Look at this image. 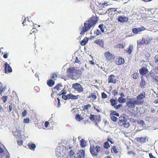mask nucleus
Returning a JSON list of instances; mask_svg holds the SVG:
<instances>
[{
    "mask_svg": "<svg viewBox=\"0 0 158 158\" xmlns=\"http://www.w3.org/2000/svg\"><path fill=\"white\" fill-rule=\"evenodd\" d=\"M97 21V20L95 16L90 17L89 20L84 23V26L81 28L80 34L83 35L85 32L89 30L96 23Z\"/></svg>",
    "mask_w": 158,
    "mask_h": 158,
    "instance_id": "1",
    "label": "nucleus"
},
{
    "mask_svg": "<svg viewBox=\"0 0 158 158\" xmlns=\"http://www.w3.org/2000/svg\"><path fill=\"white\" fill-rule=\"evenodd\" d=\"M139 140L140 142L143 143L146 142L148 140V139L147 137L146 138H143V137H140L139 138Z\"/></svg>",
    "mask_w": 158,
    "mask_h": 158,
    "instance_id": "31",
    "label": "nucleus"
},
{
    "mask_svg": "<svg viewBox=\"0 0 158 158\" xmlns=\"http://www.w3.org/2000/svg\"><path fill=\"white\" fill-rule=\"evenodd\" d=\"M89 98H90V99L91 100H92V101H94V100H95L97 98L96 96L94 94H91L89 97Z\"/></svg>",
    "mask_w": 158,
    "mask_h": 158,
    "instance_id": "32",
    "label": "nucleus"
},
{
    "mask_svg": "<svg viewBox=\"0 0 158 158\" xmlns=\"http://www.w3.org/2000/svg\"><path fill=\"white\" fill-rule=\"evenodd\" d=\"M125 118L123 117L122 116L119 117L118 122L119 124L122 125L125 123Z\"/></svg>",
    "mask_w": 158,
    "mask_h": 158,
    "instance_id": "19",
    "label": "nucleus"
},
{
    "mask_svg": "<svg viewBox=\"0 0 158 158\" xmlns=\"http://www.w3.org/2000/svg\"><path fill=\"white\" fill-rule=\"evenodd\" d=\"M128 154L129 155H131V154H132L133 155H134L135 154V153L132 151H129L127 152Z\"/></svg>",
    "mask_w": 158,
    "mask_h": 158,
    "instance_id": "61",
    "label": "nucleus"
},
{
    "mask_svg": "<svg viewBox=\"0 0 158 158\" xmlns=\"http://www.w3.org/2000/svg\"><path fill=\"white\" fill-rule=\"evenodd\" d=\"M73 88L78 92H82L83 91V87L79 83H76L73 84Z\"/></svg>",
    "mask_w": 158,
    "mask_h": 158,
    "instance_id": "6",
    "label": "nucleus"
},
{
    "mask_svg": "<svg viewBox=\"0 0 158 158\" xmlns=\"http://www.w3.org/2000/svg\"><path fill=\"white\" fill-rule=\"evenodd\" d=\"M117 47L119 48H123L124 47V46L123 45L120 44H119L118 45H117Z\"/></svg>",
    "mask_w": 158,
    "mask_h": 158,
    "instance_id": "58",
    "label": "nucleus"
},
{
    "mask_svg": "<svg viewBox=\"0 0 158 158\" xmlns=\"http://www.w3.org/2000/svg\"><path fill=\"white\" fill-rule=\"evenodd\" d=\"M155 62L158 64V55H156L154 58Z\"/></svg>",
    "mask_w": 158,
    "mask_h": 158,
    "instance_id": "47",
    "label": "nucleus"
},
{
    "mask_svg": "<svg viewBox=\"0 0 158 158\" xmlns=\"http://www.w3.org/2000/svg\"><path fill=\"white\" fill-rule=\"evenodd\" d=\"M111 119L114 122H116L117 120V118L114 116H112L111 117Z\"/></svg>",
    "mask_w": 158,
    "mask_h": 158,
    "instance_id": "48",
    "label": "nucleus"
},
{
    "mask_svg": "<svg viewBox=\"0 0 158 158\" xmlns=\"http://www.w3.org/2000/svg\"><path fill=\"white\" fill-rule=\"evenodd\" d=\"M81 145L82 147H84L86 146V143L83 139H82L81 140Z\"/></svg>",
    "mask_w": 158,
    "mask_h": 158,
    "instance_id": "33",
    "label": "nucleus"
},
{
    "mask_svg": "<svg viewBox=\"0 0 158 158\" xmlns=\"http://www.w3.org/2000/svg\"><path fill=\"white\" fill-rule=\"evenodd\" d=\"M29 121V119L28 118H27L24 119V123H28Z\"/></svg>",
    "mask_w": 158,
    "mask_h": 158,
    "instance_id": "54",
    "label": "nucleus"
},
{
    "mask_svg": "<svg viewBox=\"0 0 158 158\" xmlns=\"http://www.w3.org/2000/svg\"><path fill=\"white\" fill-rule=\"evenodd\" d=\"M64 158H74V156H64Z\"/></svg>",
    "mask_w": 158,
    "mask_h": 158,
    "instance_id": "62",
    "label": "nucleus"
},
{
    "mask_svg": "<svg viewBox=\"0 0 158 158\" xmlns=\"http://www.w3.org/2000/svg\"><path fill=\"white\" fill-rule=\"evenodd\" d=\"M75 118L77 121H80L83 119V118L80 114H77L75 117Z\"/></svg>",
    "mask_w": 158,
    "mask_h": 158,
    "instance_id": "34",
    "label": "nucleus"
},
{
    "mask_svg": "<svg viewBox=\"0 0 158 158\" xmlns=\"http://www.w3.org/2000/svg\"><path fill=\"white\" fill-rule=\"evenodd\" d=\"M91 106L89 104H87L84 106V109L86 110H88L90 108Z\"/></svg>",
    "mask_w": 158,
    "mask_h": 158,
    "instance_id": "43",
    "label": "nucleus"
},
{
    "mask_svg": "<svg viewBox=\"0 0 158 158\" xmlns=\"http://www.w3.org/2000/svg\"><path fill=\"white\" fill-rule=\"evenodd\" d=\"M152 39L148 36H144L142 40V44H147L149 43L151 41Z\"/></svg>",
    "mask_w": 158,
    "mask_h": 158,
    "instance_id": "10",
    "label": "nucleus"
},
{
    "mask_svg": "<svg viewBox=\"0 0 158 158\" xmlns=\"http://www.w3.org/2000/svg\"><path fill=\"white\" fill-rule=\"evenodd\" d=\"M110 114L115 115L117 116H119V114L118 113H117L115 111L111 110L110 112Z\"/></svg>",
    "mask_w": 158,
    "mask_h": 158,
    "instance_id": "37",
    "label": "nucleus"
},
{
    "mask_svg": "<svg viewBox=\"0 0 158 158\" xmlns=\"http://www.w3.org/2000/svg\"><path fill=\"white\" fill-rule=\"evenodd\" d=\"M81 56L79 55L78 56L76 57L75 62L78 64L81 63Z\"/></svg>",
    "mask_w": 158,
    "mask_h": 158,
    "instance_id": "28",
    "label": "nucleus"
},
{
    "mask_svg": "<svg viewBox=\"0 0 158 158\" xmlns=\"http://www.w3.org/2000/svg\"><path fill=\"white\" fill-rule=\"evenodd\" d=\"M133 45H130L129 46V47L128 49L125 50V52L126 53L127 52L129 53V54H130L131 53V52L133 50Z\"/></svg>",
    "mask_w": 158,
    "mask_h": 158,
    "instance_id": "24",
    "label": "nucleus"
},
{
    "mask_svg": "<svg viewBox=\"0 0 158 158\" xmlns=\"http://www.w3.org/2000/svg\"><path fill=\"white\" fill-rule=\"evenodd\" d=\"M68 96H69V99H77L78 98V97H79V95H74L72 94H68Z\"/></svg>",
    "mask_w": 158,
    "mask_h": 158,
    "instance_id": "25",
    "label": "nucleus"
},
{
    "mask_svg": "<svg viewBox=\"0 0 158 158\" xmlns=\"http://www.w3.org/2000/svg\"><path fill=\"white\" fill-rule=\"evenodd\" d=\"M147 79H151L152 80H154L156 77L155 74L152 72L151 71L147 76Z\"/></svg>",
    "mask_w": 158,
    "mask_h": 158,
    "instance_id": "16",
    "label": "nucleus"
},
{
    "mask_svg": "<svg viewBox=\"0 0 158 158\" xmlns=\"http://www.w3.org/2000/svg\"><path fill=\"white\" fill-rule=\"evenodd\" d=\"M118 101L120 103H123L126 102V99L121 96L118 98Z\"/></svg>",
    "mask_w": 158,
    "mask_h": 158,
    "instance_id": "29",
    "label": "nucleus"
},
{
    "mask_svg": "<svg viewBox=\"0 0 158 158\" xmlns=\"http://www.w3.org/2000/svg\"><path fill=\"white\" fill-rule=\"evenodd\" d=\"M13 134L14 136L18 139H21L22 135H20V132L19 131H16L13 133Z\"/></svg>",
    "mask_w": 158,
    "mask_h": 158,
    "instance_id": "18",
    "label": "nucleus"
},
{
    "mask_svg": "<svg viewBox=\"0 0 158 158\" xmlns=\"http://www.w3.org/2000/svg\"><path fill=\"white\" fill-rule=\"evenodd\" d=\"M94 34L96 36H97L99 34H101V32L98 29H97L94 32Z\"/></svg>",
    "mask_w": 158,
    "mask_h": 158,
    "instance_id": "39",
    "label": "nucleus"
},
{
    "mask_svg": "<svg viewBox=\"0 0 158 158\" xmlns=\"http://www.w3.org/2000/svg\"><path fill=\"white\" fill-rule=\"evenodd\" d=\"M88 40V38L85 37L84 39L81 42V45H84L87 42Z\"/></svg>",
    "mask_w": 158,
    "mask_h": 158,
    "instance_id": "26",
    "label": "nucleus"
},
{
    "mask_svg": "<svg viewBox=\"0 0 158 158\" xmlns=\"http://www.w3.org/2000/svg\"><path fill=\"white\" fill-rule=\"evenodd\" d=\"M74 154V152L72 150H71L69 151V155L70 156H74L73 154Z\"/></svg>",
    "mask_w": 158,
    "mask_h": 158,
    "instance_id": "53",
    "label": "nucleus"
},
{
    "mask_svg": "<svg viewBox=\"0 0 158 158\" xmlns=\"http://www.w3.org/2000/svg\"><path fill=\"white\" fill-rule=\"evenodd\" d=\"M124 60L122 58H120L118 59L116 61V63L118 65H121L124 63Z\"/></svg>",
    "mask_w": 158,
    "mask_h": 158,
    "instance_id": "22",
    "label": "nucleus"
},
{
    "mask_svg": "<svg viewBox=\"0 0 158 158\" xmlns=\"http://www.w3.org/2000/svg\"><path fill=\"white\" fill-rule=\"evenodd\" d=\"M104 55L107 60L114 59L115 56L112 54L110 53L109 52H106L104 53Z\"/></svg>",
    "mask_w": 158,
    "mask_h": 158,
    "instance_id": "9",
    "label": "nucleus"
},
{
    "mask_svg": "<svg viewBox=\"0 0 158 158\" xmlns=\"http://www.w3.org/2000/svg\"><path fill=\"white\" fill-rule=\"evenodd\" d=\"M145 81L144 78L143 77H141V79L140 82V85L141 87L143 89L145 87Z\"/></svg>",
    "mask_w": 158,
    "mask_h": 158,
    "instance_id": "21",
    "label": "nucleus"
},
{
    "mask_svg": "<svg viewBox=\"0 0 158 158\" xmlns=\"http://www.w3.org/2000/svg\"><path fill=\"white\" fill-rule=\"evenodd\" d=\"M148 72V70L144 67H143L142 69H140L139 71L140 73L142 75H145Z\"/></svg>",
    "mask_w": 158,
    "mask_h": 158,
    "instance_id": "20",
    "label": "nucleus"
},
{
    "mask_svg": "<svg viewBox=\"0 0 158 158\" xmlns=\"http://www.w3.org/2000/svg\"><path fill=\"white\" fill-rule=\"evenodd\" d=\"M114 95H117L118 94V92L116 90H114L113 91Z\"/></svg>",
    "mask_w": 158,
    "mask_h": 158,
    "instance_id": "63",
    "label": "nucleus"
},
{
    "mask_svg": "<svg viewBox=\"0 0 158 158\" xmlns=\"http://www.w3.org/2000/svg\"><path fill=\"white\" fill-rule=\"evenodd\" d=\"M6 158H10V155L9 153L8 152H6Z\"/></svg>",
    "mask_w": 158,
    "mask_h": 158,
    "instance_id": "59",
    "label": "nucleus"
},
{
    "mask_svg": "<svg viewBox=\"0 0 158 158\" xmlns=\"http://www.w3.org/2000/svg\"><path fill=\"white\" fill-rule=\"evenodd\" d=\"M110 102L111 105L112 106H115V105L117 104L116 101L113 99H111L110 100Z\"/></svg>",
    "mask_w": 158,
    "mask_h": 158,
    "instance_id": "30",
    "label": "nucleus"
},
{
    "mask_svg": "<svg viewBox=\"0 0 158 158\" xmlns=\"http://www.w3.org/2000/svg\"><path fill=\"white\" fill-rule=\"evenodd\" d=\"M118 20L119 22L121 23L126 22L128 21V19L124 16H119L118 18Z\"/></svg>",
    "mask_w": 158,
    "mask_h": 158,
    "instance_id": "15",
    "label": "nucleus"
},
{
    "mask_svg": "<svg viewBox=\"0 0 158 158\" xmlns=\"http://www.w3.org/2000/svg\"><path fill=\"white\" fill-rule=\"evenodd\" d=\"M145 119L146 120L149 121L151 120V118L150 117L147 116L145 118Z\"/></svg>",
    "mask_w": 158,
    "mask_h": 158,
    "instance_id": "56",
    "label": "nucleus"
},
{
    "mask_svg": "<svg viewBox=\"0 0 158 158\" xmlns=\"http://www.w3.org/2000/svg\"><path fill=\"white\" fill-rule=\"evenodd\" d=\"M57 73H54L52 75V78L54 80H56V78L57 77Z\"/></svg>",
    "mask_w": 158,
    "mask_h": 158,
    "instance_id": "41",
    "label": "nucleus"
},
{
    "mask_svg": "<svg viewBox=\"0 0 158 158\" xmlns=\"http://www.w3.org/2000/svg\"><path fill=\"white\" fill-rule=\"evenodd\" d=\"M47 84L49 86L52 87L54 85L55 82L53 80L50 79L48 81Z\"/></svg>",
    "mask_w": 158,
    "mask_h": 158,
    "instance_id": "23",
    "label": "nucleus"
},
{
    "mask_svg": "<svg viewBox=\"0 0 158 158\" xmlns=\"http://www.w3.org/2000/svg\"><path fill=\"white\" fill-rule=\"evenodd\" d=\"M7 96H3L2 97V99L4 103H5L7 100Z\"/></svg>",
    "mask_w": 158,
    "mask_h": 158,
    "instance_id": "52",
    "label": "nucleus"
},
{
    "mask_svg": "<svg viewBox=\"0 0 158 158\" xmlns=\"http://www.w3.org/2000/svg\"><path fill=\"white\" fill-rule=\"evenodd\" d=\"M75 70V69L74 67H71L69 68L67 70V72L69 76L72 78L73 75H74L75 72L74 71Z\"/></svg>",
    "mask_w": 158,
    "mask_h": 158,
    "instance_id": "13",
    "label": "nucleus"
},
{
    "mask_svg": "<svg viewBox=\"0 0 158 158\" xmlns=\"http://www.w3.org/2000/svg\"><path fill=\"white\" fill-rule=\"evenodd\" d=\"M102 98H105L107 97V95L104 93L103 92L102 94Z\"/></svg>",
    "mask_w": 158,
    "mask_h": 158,
    "instance_id": "51",
    "label": "nucleus"
},
{
    "mask_svg": "<svg viewBox=\"0 0 158 158\" xmlns=\"http://www.w3.org/2000/svg\"><path fill=\"white\" fill-rule=\"evenodd\" d=\"M145 98V92H143L140 94L136 97V101L138 102L139 105L142 104L143 102V99Z\"/></svg>",
    "mask_w": 158,
    "mask_h": 158,
    "instance_id": "5",
    "label": "nucleus"
},
{
    "mask_svg": "<svg viewBox=\"0 0 158 158\" xmlns=\"http://www.w3.org/2000/svg\"><path fill=\"white\" fill-rule=\"evenodd\" d=\"M12 72V69L7 62L5 64V72L6 73L8 74Z\"/></svg>",
    "mask_w": 158,
    "mask_h": 158,
    "instance_id": "8",
    "label": "nucleus"
},
{
    "mask_svg": "<svg viewBox=\"0 0 158 158\" xmlns=\"http://www.w3.org/2000/svg\"><path fill=\"white\" fill-rule=\"evenodd\" d=\"M17 142L19 145H21L23 144V141L21 139H18Z\"/></svg>",
    "mask_w": 158,
    "mask_h": 158,
    "instance_id": "50",
    "label": "nucleus"
},
{
    "mask_svg": "<svg viewBox=\"0 0 158 158\" xmlns=\"http://www.w3.org/2000/svg\"><path fill=\"white\" fill-rule=\"evenodd\" d=\"M108 83H113L115 84L116 83V77L113 75H111L109 76L108 78Z\"/></svg>",
    "mask_w": 158,
    "mask_h": 158,
    "instance_id": "11",
    "label": "nucleus"
},
{
    "mask_svg": "<svg viewBox=\"0 0 158 158\" xmlns=\"http://www.w3.org/2000/svg\"><path fill=\"white\" fill-rule=\"evenodd\" d=\"M49 124V123L48 121L46 122L45 123V127L47 128L48 126V125Z\"/></svg>",
    "mask_w": 158,
    "mask_h": 158,
    "instance_id": "55",
    "label": "nucleus"
},
{
    "mask_svg": "<svg viewBox=\"0 0 158 158\" xmlns=\"http://www.w3.org/2000/svg\"><path fill=\"white\" fill-rule=\"evenodd\" d=\"M123 106L122 104H119L118 105L115 106L114 107V108L116 110H118L120 108L122 107Z\"/></svg>",
    "mask_w": 158,
    "mask_h": 158,
    "instance_id": "44",
    "label": "nucleus"
},
{
    "mask_svg": "<svg viewBox=\"0 0 158 158\" xmlns=\"http://www.w3.org/2000/svg\"><path fill=\"white\" fill-rule=\"evenodd\" d=\"M104 147L106 149H108L110 148V145L108 142L106 141L104 143Z\"/></svg>",
    "mask_w": 158,
    "mask_h": 158,
    "instance_id": "35",
    "label": "nucleus"
},
{
    "mask_svg": "<svg viewBox=\"0 0 158 158\" xmlns=\"http://www.w3.org/2000/svg\"><path fill=\"white\" fill-rule=\"evenodd\" d=\"M97 117L98 116L97 115H90L89 118L91 120L93 121L95 120Z\"/></svg>",
    "mask_w": 158,
    "mask_h": 158,
    "instance_id": "36",
    "label": "nucleus"
},
{
    "mask_svg": "<svg viewBox=\"0 0 158 158\" xmlns=\"http://www.w3.org/2000/svg\"><path fill=\"white\" fill-rule=\"evenodd\" d=\"M99 28L100 29L101 31L102 32H104V26L103 24H100L98 26Z\"/></svg>",
    "mask_w": 158,
    "mask_h": 158,
    "instance_id": "40",
    "label": "nucleus"
},
{
    "mask_svg": "<svg viewBox=\"0 0 158 158\" xmlns=\"http://www.w3.org/2000/svg\"><path fill=\"white\" fill-rule=\"evenodd\" d=\"M112 150L115 153H117L118 152V151L117 150V149L116 147L115 146H113L112 147Z\"/></svg>",
    "mask_w": 158,
    "mask_h": 158,
    "instance_id": "46",
    "label": "nucleus"
},
{
    "mask_svg": "<svg viewBox=\"0 0 158 158\" xmlns=\"http://www.w3.org/2000/svg\"><path fill=\"white\" fill-rule=\"evenodd\" d=\"M144 30V27H141L140 28H135L133 29L132 32L134 34H138L139 33L142 31H143Z\"/></svg>",
    "mask_w": 158,
    "mask_h": 158,
    "instance_id": "14",
    "label": "nucleus"
},
{
    "mask_svg": "<svg viewBox=\"0 0 158 158\" xmlns=\"http://www.w3.org/2000/svg\"><path fill=\"white\" fill-rule=\"evenodd\" d=\"M136 99L135 98H128L126 102V105L130 108H133L136 105H139Z\"/></svg>",
    "mask_w": 158,
    "mask_h": 158,
    "instance_id": "2",
    "label": "nucleus"
},
{
    "mask_svg": "<svg viewBox=\"0 0 158 158\" xmlns=\"http://www.w3.org/2000/svg\"><path fill=\"white\" fill-rule=\"evenodd\" d=\"M28 146L30 149L32 150L34 149L36 147L35 144L32 143H29Z\"/></svg>",
    "mask_w": 158,
    "mask_h": 158,
    "instance_id": "27",
    "label": "nucleus"
},
{
    "mask_svg": "<svg viewBox=\"0 0 158 158\" xmlns=\"http://www.w3.org/2000/svg\"><path fill=\"white\" fill-rule=\"evenodd\" d=\"M101 148L98 146L94 147L93 145L91 146L90 148V151L91 154L93 156H96L99 154V152L101 151Z\"/></svg>",
    "mask_w": 158,
    "mask_h": 158,
    "instance_id": "4",
    "label": "nucleus"
},
{
    "mask_svg": "<svg viewBox=\"0 0 158 158\" xmlns=\"http://www.w3.org/2000/svg\"><path fill=\"white\" fill-rule=\"evenodd\" d=\"M139 75V73H134L132 76V77L134 79H137Z\"/></svg>",
    "mask_w": 158,
    "mask_h": 158,
    "instance_id": "42",
    "label": "nucleus"
},
{
    "mask_svg": "<svg viewBox=\"0 0 158 158\" xmlns=\"http://www.w3.org/2000/svg\"><path fill=\"white\" fill-rule=\"evenodd\" d=\"M61 85L59 84L56 85V86L54 87V89H56L58 90H60L61 89Z\"/></svg>",
    "mask_w": 158,
    "mask_h": 158,
    "instance_id": "38",
    "label": "nucleus"
},
{
    "mask_svg": "<svg viewBox=\"0 0 158 158\" xmlns=\"http://www.w3.org/2000/svg\"><path fill=\"white\" fill-rule=\"evenodd\" d=\"M62 97L63 99L65 100L69 99L68 94L67 95H63L62 96Z\"/></svg>",
    "mask_w": 158,
    "mask_h": 158,
    "instance_id": "45",
    "label": "nucleus"
},
{
    "mask_svg": "<svg viewBox=\"0 0 158 158\" xmlns=\"http://www.w3.org/2000/svg\"><path fill=\"white\" fill-rule=\"evenodd\" d=\"M81 71L79 70H76L74 75H72V78L73 79H77L79 78L81 76Z\"/></svg>",
    "mask_w": 158,
    "mask_h": 158,
    "instance_id": "7",
    "label": "nucleus"
},
{
    "mask_svg": "<svg viewBox=\"0 0 158 158\" xmlns=\"http://www.w3.org/2000/svg\"><path fill=\"white\" fill-rule=\"evenodd\" d=\"M85 152L83 150H81L78 151L77 155V158H84L85 156Z\"/></svg>",
    "mask_w": 158,
    "mask_h": 158,
    "instance_id": "12",
    "label": "nucleus"
},
{
    "mask_svg": "<svg viewBox=\"0 0 158 158\" xmlns=\"http://www.w3.org/2000/svg\"><path fill=\"white\" fill-rule=\"evenodd\" d=\"M149 156L150 158H156L155 157L152 155V153H150L149 154Z\"/></svg>",
    "mask_w": 158,
    "mask_h": 158,
    "instance_id": "64",
    "label": "nucleus"
},
{
    "mask_svg": "<svg viewBox=\"0 0 158 158\" xmlns=\"http://www.w3.org/2000/svg\"><path fill=\"white\" fill-rule=\"evenodd\" d=\"M94 42L101 47H103L104 42L102 40L98 39L94 41Z\"/></svg>",
    "mask_w": 158,
    "mask_h": 158,
    "instance_id": "17",
    "label": "nucleus"
},
{
    "mask_svg": "<svg viewBox=\"0 0 158 158\" xmlns=\"http://www.w3.org/2000/svg\"><path fill=\"white\" fill-rule=\"evenodd\" d=\"M27 114V112L26 110H24L22 113V115L23 117L25 116Z\"/></svg>",
    "mask_w": 158,
    "mask_h": 158,
    "instance_id": "49",
    "label": "nucleus"
},
{
    "mask_svg": "<svg viewBox=\"0 0 158 158\" xmlns=\"http://www.w3.org/2000/svg\"><path fill=\"white\" fill-rule=\"evenodd\" d=\"M123 125H124V126L125 127L127 128L129 126V124L128 123H125Z\"/></svg>",
    "mask_w": 158,
    "mask_h": 158,
    "instance_id": "60",
    "label": "nucleus"
},
{
    "mask_svg": "<svg viewBox=\"0 0 158 158\" xmlns=\"http://www.w3.org/2000/svg\"><path fill=\"white\" fill-rule=\"evenodd\" d=\"M56 153L57 157H61V155L64 156L66 151L65 148L63 147L58 146L56 149Z\"/></svg>",
    "mask_w": 158,
    "mask_h": 158,
    "instance_id": "3",
    "label": "nucleus"
},
{
    "mask_svg": "<svg viewBox=\"0 0 158 158\" xmlns=\"http://www.w3.org/2000/svg\"><path fill=\"white\" fill-rule=\"evenodd\" d=\"M9 112H10L12 110V106L11 105H9Z\"/></svg>",
    "mask_w": 158,
    "mask_h": 158,
    "instance_id": "57",
    "label": "nucleus"
}]
</instances>
